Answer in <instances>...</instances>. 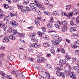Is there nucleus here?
<instances>
[{
	"mask_svg": "<svg viewBox=\"0 0 79 79\" xmlns=\"http://www.w3.org/2000/svg\"><path fill=\"white\" fill-rule=\"evenodd\" d=\"M60 64H58L57 66H60V67H62L63 69H64L68 66V64L66 63V60L65 59L60 60L59 61Z\"/></svg>",
	"mask_w": 79,
	"mask_h": 79,
	"instance_id": "nucleus-1",
	"label": "nucleus"
},
{
	"mask_svg": "<svg viewBox=\"0 0 79 79\" xmlns=\"http://www.w3.org/2000/svg\"><path fill=\"white\" fill-rule=\"evenodd\" d=\"M62 40L60 37H59L58 39H53L52 40V42L54 45H58Z\"/></svg>",
	"mask_w": 79,
	"mask_h": 79,
	"instance_id": "nucleus-2",
	"label": "nucleus"
},
{
	"mask_svg": "<svg viewBox=\"0 0 79 79\" xmlns=\"http://www.w3.org/2000/svg\"><path fill=\"white\" fill-rule=\"evenodd\" d=\"M68 66L69 67L68 71V70H64V72L65 74L68 76L71 73V66L69 64H68Z\"/></svg>",
	"mask_w": 79,
	"mask_h": 79,
	"instance_id": "nucleus-3",
	"label": "nucleus"
},
{
	"mask_svg": "<svg viewBox=\"0 0 79 79\" xmlns=\"http://www.w3.org/2000/svg\"><path fill=\"white\" fill-rule=\"evenodd\" d=\"M73 20H74L73 18H72L71 20L70 21V24L71 26H72L73 27L75 28H79V26L76 25V24H74Z\"/></svg>",
	"mask_w": 79,
	"mask_h": 79,
	"instance_id": "nucleus-4",
	"label": "nucleus"
},
{
	"mask_svg": "<svg viewBox=\"0 0 79 79\" xmlns=\"http://www.w3.org/2000/svg\"><path fill=\"white\" fill-rule=\"evenodd\" d=\"M56 74L58 76H59V77L60 76H62V77H64V73H63L60 71H57L56 73Z\"/></svg>",
	"mask_w": 79,
	"mask_h": 79,
	"instance_id": "nucleus-5",
	"label": "nucleus"
},
{
	"mask_svg": "<svg viewBox=\"0 0 79 79\" xmlns=\"http://www.w3.org/2000/svg\"><path fill=\"white\" fill-rule=\"evenodd\" d=\"M10 24L12 26L16 27L18 26V23L14 20H12L10 21Z\"/></svg>",
	"mask_w": 79,
	"mask_h": 79,
	"instance_id": "nucleus-6",
	"label": "nucleus"
},
{
	"mask_svg": "<svg viewBox=\"0 0 79 79\" xmlns=\"http://www.w3.org/2000/svg\"><path fill=\"white\" fill-rule=\"evenodd\" d=\"M77 65L78 66H74L73 67V69L75 71H76L77 72V73L78 74H79V63H77Z\"/></svg>",
	"mask_w": 79,
	"mask_h": 79,
	"instance_id": "nucleus-7",
	"label": "nucleus"
},
{
	"mask_svg": "<svg viewBox=\"0 0 79 79\" xmlns=\"http://www.w3.org/2000/svg\"><path fill=\"white\" fill-rule=\"evenodd\" d=\"M77 44H72L71 45V47H72V48H77V47H79V46L77 45H79V40H78L76 41Z\"/></svg>",
	"mask_w": 79,
	"mask_h": 79,
	"instance_id": "nucleus-8",
	"label": "nucleus"
},
{
	"mask_svg": "<svg viewBox=\"0 0 79 79\" xmlns=\"http://www.w3.org/2000/svg\"><path fill=\"white\" fill-rule=\"evenodd\" d=\"M35 4L34 3L30 4V6L32 8V10H37V7H34V6H35Z\"/></svg>",
	"mask_w": 79,
	"mask_h": 79,
	"instance_id": "nucleus-9",
	"label": "nucleus"
},
{
	"mask_svg": "<svg viewBox=\"0 0 79 79\" xmlns=\"http://www.w3.org/2000/svg\"><path fill=\"white\" fill-rule=\"evenodd\" d=\"M40 47V44H39L35 43L33 45L31 46L30 47L32 48H37V47Z\"/></svg>",
	"mask_w": 79,
	"mask_h": 79,
	"instance_id": "nucleus-10",
	"label": "nucleus"
},
{
	"mask_svg": "<svg viewBox=\"0 0 79 79\" xmlns=\"http://www.w3.org/2000/svg\"><path fill=\"white\" fill-rule=\"evenodd\" d=\"M34 2L35 3V5H36L37 7H39L41 5V4H40V3H39L37 0H34Z\"/></svg>",
	"mask_w": 79,
	"mask_h": 79,
	"instance_id": "nucleus-11",
	"label": "nucleus"
},
{
	"mask_svg": "<svg viewBox=\"0 0 79 79\" xmlns=\"http://www.w3.org/2000/svg\"><path fill=\"white\" fill-rule=\"evenodd\" d=\"M10 39L12 40H14L16 39V37L14 35L11 34L9 36Z\"/></svg>",
	"mask_w": 79,
	"mask_h": 79,
	"instance_id": "nucleus-12",
	"label": "nucleus"
},
{
	"mask_svg": "<svg viewBox=\"0 0 79 79\" xmlns=\"http://www.w3.org/2000/svg\"><path fill=\"white\" fill-rule=\"evenodd\" d=\"M24 54H23V53H21L19 54V59L20 60H23L24 58Z\"/></svg>",
	"mask_w": 79,
	"mask_h": 79,
	"instance_id": "nucleus-13",
	"label": "nucleus"
},
{
	"mask_svg": "<svg viewBox=\"0 0 79 79\" xmlns=\"http://www.w3.org/2000/svg\"><path fill=\"white\" fill-rule=\"evenodd\" d=\"M71 75H70V77H71L73 79H76V75H74V74H73V72H71Z\"/></svg>",
	"mask_w": 79,
	"mask_h": 79,
	"instance_id": "nucleus-14",
	"label": "nucleus"
},
{
	"mask_svg": "<svg viewBox=\"0 0 79 79\" xmlns=\"http://www.w3.org/2000/svg\"><path fill=\"white\" fill-rule=\"evenodd\" d=\"M3 42L7 43L9 42V39L7 37H5L3 40Z\"/></svg>",
	"mask_w": 79,
	"mask_h": 79,
	"instance_id": "nucleus-15",
	"label": "nucleus"
},
{
	"mask_svg": "<svg viewBox=\"0 0 79 79\" xmlns=\"http://www.w3.org/2000/svg\"><path fill=\"white\" fill-rule=\"evenodd\" d=\"M62 25L64 26H67L68 24V21H63L61 22Z\"/></svg>",
	"mask_w": 79,
	"mask_h": 79,
	"instance_id": "nucleus-16",
	"label": "nucleus"
},
{
	"mask_svg": "<svg viewBox=\"0 0 79 79\" xmlns=\"http://www.w3.org/2000/svg\"><path fill=\"white\" fill-rule=\"evenodd\" d=\"M32 67H33V68H36L37 69H40V67L39 66V65L36 64H34L32 65Z\"/></svg>",
	"mask_w": 79,
	"mask_h": 79,
	"instance_id": "nucleus-17",
	"label": "nucleus"
},
{
	"mask_svg": "<svg viewBox=\"0 0 79 79\" xmlns=\"http://www.w3.org/2000/svg\"><path fill=\"white\" fill-rule=\"evenodd\" d=\"M13 33H14V35H19V33L17 32V30H13Z\"/></svg>",
	"mask_w": 79,
	"mask_h": 79,
	"instance_id": "nucleus-18",
	"label": "nucleus"
},
{
	"mask_svg": "<svg viewBox=\"0 0 79 79\" xmlns=\"http://www.w3.org/2000/svg\"><path fill=\"white\" fill-rule=\"evenodd\" d=\"M61 30L62 32H65L67 30V27L64 26L61 28Z\"/></svg>",
	"mask_w": 79,
	"mask_h": 79,
	"instance_id": "nucleus-19",
	"label": "nucleus"
},
{
	"mask_svg": "<svg viewBox=\"0 0 79 79\" xmlns=\"http://www.w3.org/2000/svg\"><path fill=\"white\" fill-rule=\"evenodd\" d=\"M44 15H48V16H50V15H51V14L50 13L47 11H44Z\"/></svg>",
	"mask_w": 79,
	"mask_h": 79,
	"instance_id": "nucleus-20",
	"label": "nucleus"
},
{
	"mask_svg": "<svg viewBox=\"0 0 79 79\" xmlns=\"http://www.w3.org/2000/svg\"><path fill=\"white\" fill-rule=\"evenodd\" d=\"M2 27L4 31H5L6 28V25L3 23H2Z\"/></svg>",
	"mask_w": 79,
	"mask_h": 79,
	"instance_id": "nucleus-21",
	"label": "nucleus"
},
{
	"mask_svg": "<svg viewBox=\"0 0 79 79\" xmlns=\"http://www.w3.org/2000/svg\"><path fill=\"white\" fill-rule=\"evenodd\" d=\"M10 15H8V16H6L4 18V21H9V20L10 19V18H9V17H10Z\"/></svg>",
	"mask_w": 79,
	"mask_h": 79,
	"instance_id": "nucleus-22",
	"label": "nucleus"
},
{
	"mask_svg": "<svg viewBox=\"0 0 79 79\" xmlns=\"http://www.w3.org/2000/svg\"><path fill=\"white\" fill-rule=\"evenodd\" d=\"M9 15H10L11 16L10 17H11V16H16V18H18V15L17 14L14 15L12 13L9 14L8 16H9Z\"/></svg>",
	"mask_w": 79,
	"mask_h": 79,
	"instance_id": "nucleus-23",
	"label": "nucleus"
},
{
	"mask_svg": "<svg viewBox=\"0 0 79 79\" xmlns=\"http://www.w3.org/2000/svg\"><path fill=\"white\" fill-rule=\"evenodd\" d=\"M13 30H14V29L13 30L11 28H9L7 30V32H8L9 33L11 34V33H13Z\"/></svg>",
	"mask_w": 79,
	"mask_h": 79,
	"instance_id": "nucleus-24",
	"label": "nucleus"
},
{
	"mask_svg": "<svg viewBox=\"0 0 79 79\" xmlns=\"http://www.w3.org/2000/svg\"><path fill=\"white\" fill-rule=\"evenodd\" d=\"M69 31H71V32H74V31H76V30L75 28H73V27L70 28L69 29Z\"/></svg>",
	"mask_w": 79,
	"mask_h": 79,
	"instance_id": "nucleus-25",
	"label": "nucleus"
},
{
	"mask_svg": "<svg viewBox=\"0 0 79 79\" xmlns=\"http://www.w3.org/2000/svg\"><path fill=\"white\" fill-rule=\"evenodd\" d=\"M3 6H4V8H6V9H7L9 7L8 5L6 4H4L3 5Z\"/></svg>",
	"mask_w": 79,
	"mask_h": 79,
	"instance_id": "nucleus-26",
	"label": "nucleus"
},
{
	"mask_svg": "<svg viewBox=\"0 0 79 79\" xmlns=\"http://www.w3.org/2000/svg\"><path fill=\"white\" fill-rule=\"evenodd\" d=\"M51 66L49 64H48L46 65V68H47V69H51Z\"/></svg>",
	"mask_w": 79,
	"mask_h": 79,
	"instance_id": "nucleus-27",
	"label": "nucleus"
},
{
	"mask_svg": "<svg viewBox=\"0 0 79 79\" xmlns=\"http://www.w3.org/2000/svg\"><path fill=\"white\" fill-rule=\"evenodd\" d=\"M39 8L40 10H45V7L42 6V5Z\"/></svg>",
	"mask_w": 79,
	"mask_h": 79,
	"instance_id": "nucleus-28",
	"label": "nucleus"
},
{
	"mask_svg": "<svg viewBox=\"0 0 79 79\" xmlns=\"http://www.w3.org/2000/svg\"><path fill=\"white\" fill-rule=\"evenodd\" d=\"M52 26L53 25H52V24L51 23H48L47 25V27H48V28H52Z\"/></svg>",
	"mask_w": 79,
	"mask_h": 79,
	"instance_id": "nucleus-29",
	"label": "nucleus"
},
{
	"mask_svg": "<svg viewBox=\"0 0 79 79\" xmlns=\"http://www.w3.org/2000/svg\"><path fill=\"white\" fill-rule=\"evenodd\" d=\"M50 23H51V24L53 23V18L52 17H51L50 18Z\"/></svg>",
	"mask_w": 79,
	"mask_h": 79,
	"instance_id": "nucleus-30",
	"label": "nucleus"
},
{
	"mask_svg": "<svg viewBox=\"0 0 79 79\" xmlns=\"http://www.w3.org/2000/svg\"><path fill=\"white\" fill-rule=\"evenodd\" d=\"M14 58H15V56H10L9 57L10 60L11 61H12V60H13L14 59Z\"/></svg>",
	"mask_w": 79,
	"mask_h": 79,
	"instance_id": "nucleus-31",
	"label": "nucleus"
},
{
	"mask_svg": "<svg viewBox=\"0 0 79 79\" xmlns=\"http://www.w3.org/2000/svg\"><path fill=\"white\" fill-rule=\"evenodd\" d=\"M43 45L44 47H49V44H48V43H44L43 44Z\"/></svg>",
	"mask_w": 79,
	"mask_h": 79,
	"instance_id": "nucleus-32",
	"label": "nucleus"
},
{
	"mask_svg": "<svg viewBox=\"0 0 79 79\" xmlns=\"http://www.w3.org/2000/svg\"><path fill=\"white\" fill-rule=\"evenodd\" d=\"M35 24L37 26H40V23H39V21L37 20H35Z\"/></svg>",
	"mask_w": 79,
	"mask_h": 79,
	"instance_id": "nucleus-33",
	"label": "nucleus"
},
{
	"mask_svg": "<svg viewBox=\"0 0 79 79\" xmlns=\"http://www.w3.org/2000/svg\"><path fill=\"white\" fill-rule=\"evenodd\" d=\"M37 34L39 35L40 36V37H42V33L40 31H38L37 32Z\"/></svg>",
	"mask_w": 79,
	"mask_h": 79,
	"instance_id": "nucleus-34",
	"label": "nucleus"
},
{
	"mask_svg": "<svg viewBox=\"0 0 79 79\" xmlns=\"http://www.w3.org/2000/svg\"><path fill=\"white\" fill-rule=\"evenodd\" d=\"M67 10H69L71 8V5H68L66 6Z\"/></svg>",
	"mask_w": 79,
	"mask_h": 79,
	"instance_id": "nucleus-35",
	"label": "nucleus"
},
{
	"mask_svg": "<svg viewBox=\"0 0 79 79\" xmlns=\"http://www.w3.org/2000/svg\"><path fill=\"white\" fill-rule=\"evenodd\" d=\"M20 77L23 79H26V78L24 77H23V73H20Z\"/></svg>",
	"mask_w": 79,
	"mask_h": 79,
	"instance_id": "nucleus-36",
	"label": "nucleus"
},
{
	"mask_svg": "<svg viewBox=\"0 0 79 79\" xmlns=\"http://www.w3.org/2000/svg\"><path fill=\"white\" fill-rule=\"evenodd\" d=\"M19 35L20 36V37H24V36L25 35V34H24V33H21L19 34Z\"/></svg>",
	"mask_w": 79,
	"mask_h": 79,
	"instance_id": "nucleus-37",
	"label": "nucleus"
},
{
	"mask_svg": "<svg viewBox=\"0 0 79 79\" xmlns=\"http://www.w3.org/2000/svg\"><path fill=\"white\" fill-rule=\"evenodd\" d=\"M18 9H20V10H23V6L21 5H19L18 6Z\"/></svg>",
	"mask_w": 79,
	"mask_h": 79,
	"instance_id": "nucleus-38",
	"label": "nucleus"
},
{
	"mask_svg": "<svg viewBox=\"0 0 79 79\" xmlns=\"http://www.w3.org/2000/svg\"><path fill=\"white\" fill-rule=\"evenodd\" d=\"M44 3L46 5H49V1H48V0H45Z\"/></svg>",
	"mask_w": 79,
	"mask_h": 79,
	"instance_id": "nucleus-39",
	"label": "nucleus"
},
{
	"mask_svg": "<svg viewBox=\"0 0 79 79\" xmlns=\"http://www.w3.org/2000/svg\"><path fill=\"white\" fill-rule=\"evenodd\" d=\"M79 16L78 15L76 19V22L77 23V24H78V23H79Z\"/></svg>",
	"mask_w": 79,
	"mask_h": 79,
	"instance_id": "nucleus-40",
	"label": "nucleus"
},
{
	"mask_svg": "<svg viewBox=\"0 0 79 79\" xmlns=\"http://www.w3.org/2000/svg\"><path fill=\"white\" fill-rule=\"evenodd\" d=\"M65 58L66 60H70L71 59V56H69L67 55L65 56Z\"/></svg>",
	"mask_w": 79,
	"mask_h": 79,
	"instance_id": "nucleus-41",
	"label": "nucleus"
},
{
	"mask_svg": "<svg viewBox=\"0 0 79 79\" xmlns=\"http://www.w3.org/2000/svg\"><path fill=\"white\" fill-rule=\"evenodd\" d=\"M54 27H56V28H57V29H60V28L59 27V25L58 24H55L54 25Z\"/></svg>",
	"mask_w": 79,
	"mask_h": 79,
	"instance_id": "nucleus-42",
	"label": "nucleus"
},
{
	"mask_svg": "<svg viewBox=\"0 0 79 79\" xmlns=\"http://www.w3.org/2000/svg\"><path fill=\"white\" fill-rule=\"evenodd\" d=\"M73 14L74 15H77V12H76V10H74L73 11Z\"/></svg>",
	"mask_w": 79,
	"mask_h": 79,
	"instance_id": "nucleus-43",
	"label": "nucleus"
},
{
	"mask_svg": "<svg viewBox=\"0 0 79 79\" xmlns=\"http://www.w3.org/2000/svg\"><path fill=\"white\" fill-rule=\"evenodd\" d=\"M37 62L39 63H40L42 62L40 58L37 59Z\"/></svg>",
	"mask_w": 79,
	"mask_h": 79,
	"instance_id": "nucleus-44",
	"label": "nucleus"
},
{
	"mask_svg": "<svg viewBox=\"0 0 79 79\" xmlns=\"http://www.w3.org/2000/svg\"><path fill=\"white\" fill-rule=\"evenodd\" d=\"M29 3V1H27L23 2V4H24V5H27V4Z\"/></svg>",
	"mask_w": 79,
	"mask_h": 79,
	"instance_id": "nucleus-45",
	"label": "nucleus"
},
{
	"mask_svg": "<svg viewBox=\"0 0 79 79\" xmlns=\"http://www.w3.org/2000/svg\"><path fill=\"white\" fill-rule=\"evenodd\" d=\"M56 69H57V70H59V71H62V70H63L61 68L59 67H57L56 68Z\"/></svg>",
	"mask_w": 79,
	"mask_h": 79,
	"instance_id": "nucleus-46",
	"label": "nucleus"
},
{
	"mask_svg": "<svg viewBox=\"0 0 79 79\" xmlns=\"http://www.w3.org/2000/svg\"><path fill=\"white\" fill-rule=\"evenodd\" d=\"M52 15H57V12L56 11H54L52 13Z\"/></svg>",
	"mask_w": 79,
	"mask_h": 79,
	"instance_id": "nucleus-47",
	"label": "nucleus"
},
{
	"mask_svg": "<svg viewBox=\"0 0 79 79\" xmlns=\"http://www.w3.org/2000/svg\"><path fill=\"white\" fill-rule=\"evenodd\" d=\"M40 59L41 61V62H44V61H45V58L44 57H42L41 58H40Z\"/></svg>",
	"mask_w": 79,
	"mask_h": 79,
	"instance_id": "nucleus-48",
	"label": "nucleus"
},
{
	"mask_svg": "<svg viewBox=\"0 0 79 79\" xmlns=\"http://www.w3.org/2000/svg\"><path fill=\"white\" fill-rule=\"evenodd\" d=\"M37 19H38V21H40L42 20V17H38Z\"/></svg>",
	"mask_w": 79,
	"mask_h": 79,
	"instance_id": "nucleus-49",
	"label": "nucleus"
},
{
	"mask_svg": "<svg viewBox=\"0 0 79 79\" xmlns=\"http://www.w3.org/2000/svg\"><path fill=\"white\" fill-rule=\"evenodd\" d=\"M25 10H30V8L28 7L27 6L25 7Z\"/></svg>",
	"mask_w": 79,
	"mask_h": 79,
	"instance_id": "nucleus-50",
	"label": "nucleus"
},
{
	"mask_svg": "<svg viewBox=\"0 0 79 79\" xmlns=\"http://www.w3.org/2000/svg\"><path fill=\"white\" fill-rule=\"evenodd\" d=\"M61 52L62 53H65V51L63 48H62L61 49Z\"/></svg>",
	"mask_w": 79,
	"mask_h": 79,
	"instance_id": "nucleus-51",
	"label": "nucleus"
},
{
	"mask_svg": "<svg viewBox=\"0 0 79 79\" xmlns=\"http://www.w3.org/2000/svg\"><path fill=\"white\" fill-rule=\"evenodd\" d=\"M4 55L5 54H4V53H2V54H0V57L1 58H3V57L4 56Z\"/></svg>",
	"mask_w": 79,
	"mask_h": 79,
	"instance_id": "nucleus-52",
	"label": "nucleus"
},
{
	"mask_svg": "<svg viewBox=\"0 0 79 79\" xmlns=\"http://www.w3.org/2000/svg\"><path fill=\"white\" fill-rule=\"evenodd\" d=\"M75 53L77 55H79V50H76L75 51Z\"/></svg>",
	"mask_w": 79,
	"mask_h": 79,
	"instance_id": "nucleus-53",
	"label": "nucleus"
},
{
	"mask_svg": "<svg viewBox=\"0 0 79 79\" xmlns=\"http://www.w3.org/2000/svg\"><path fill=\"white\" fill-rule=\"evenodd\" d=\"M46 78H47V79H49V78H50V74L48 73L47 74Z\"/></svg>",
	"mask_w": 79,
	"mask_h": 79,
	"instance_id": "nucleus-54",
	"label": "nucleus"
},
{
	"mask_svg": "<svg viewBox=\"0 0 79 79\" xmlns=\"http://www.w3.org/2000/svg\"><path fill=\"white\" fill-rule=\"evenodd\" d=\"M10 10H15L14 7H13V6H10Z\"/></svg>",
	"mask_w": 79,
	"mask_h": 79,
	"instance_id": "nucleus-55",
	"label": "nucleus"
},
{
	"mask_svg": "<svg viewBox=\"0 0 79 79\" xmlns=\"http://www.w3.org/2000/svg\"><path fill=\"white\" fill-rule=\"evenodd\" d=\"M21 11L23 13H27V12H28L27 11H27L26 10H22Z\"/></svg>",
	"mask_w": 79,
	"mask_h": 79,
	"instance_id": "nucleus-56",
	"label": "nucleus"
},
{
	"mask_svg": "<svg viewBox=\"0 0 79 79\" xmlns=\"http://www.w3.org/2000/svg\"><path fill=\"white\" fill-rule=\"evenodd\" d=\"M72 15H73V13H72V12L70 13L69 14V15H67V17H69V16L71 17V16H72Z\"/></svg>",
	"mask_w": 79,
	"mask_h": 79,
	"instance_id": "nucleus-57",
	"label": "nucleus"
},
{
	"mask_svg": "<svg viewBox=\"0 0 79 79\" xmlns=\"http://www.w3.org/2000/svg\"><path fill=\"white\" fill-rule=\"evenodd\" d=\"M51 53H52V54H54L55 53V50H54L53 49H51Z\"/></svg>",
	"mask_w": 79,
	"mask_h": 79,
	"instance_id": "nucleus-58",
	"label": "nucleus"
},
{
	"mask_svg": "<svg viewBox=\"0 0 79 79\" xmlns=\"http://www.w3.org/2000/svg\"><path fill=\"white\" fill-rule=\"evenodd\" d=\"M42 29L43 32H45L46 31V30L45 29V28H42Z\"/></svg>",
	"mask_w": 79,
	"mask_h": 79,
	"instance_id": "nucleus-59",
	"label": "nucleus"
},
{
	"mask_svg": "<svg viewBox=\"0 0 79 79\" xmlns=\"http://www.w3.org/2000/svg\"><path fill=\"white\" fill-rule=\"evenodd\" d=\"M51 56V54H48L46 56L47 57H50Z\"/></svg>",
	"mask_w": 79,
	"mask_h": 79,
	"instance_id": "nucleus-60",
	"label": "nucleus"
},
{
	"mask_svg": "<svg viewBox=\"0 0 79 79\" xmlns=\"http://www.w3.org/2000/svg\"><path fill=\"white\" fill-rule=\"evenodd\" d=\"M45 38L46 39H47V40H48V39H49L48 36V35H46L45 37Z\"/></svg>",
	"mask_w": 79,
	"mask_h": 79,
	"instance_id": "nucleus-61",
	"label": "nucleus"
},
{
	"mask_svg": "<svg viewBox=\"0 0 79 79\" xmlns=\"http://www.w3.org/2000/svg\"><path fill=\"white\" fill-rule=\"evenodd\" d=\"M59 36L58 35H56V37H55V39H58V38H59Z\"/></svg>",
	"mask_w": 79,
	"mask_h": 79,
	"instance_id": "nucleus-62",
	"label": "nucleus"
},
{
	"mask_svg": "<svg viewBox=\"0 0 79 79\" xmlns=\"http://www.w3.org/2000/svg\"><path fill=\"white\" fill-rule=\"evenodd\" d=\"M3 14H0V18H3Z\"/></svg>",
	"mask_w": 79,
	"mask_h": 79,
	"instance_id": "nucleus-63",
	"label": "nucleus"
},
{
	"mask_svg": "<svg viewBox=\"0 0 79 79\" xmlns=\"http://www.w3.org/2000/svg\"><path fill=\"white\" fill-rule=\"evenodd\" d=\"M2 78L3 79H8V78L6 76L3 77Z\"/></svg>",
	"mask_w": 79,
	"mask_h": 79,
	"instance_id": "nucleus-64",
	"label": "nucleus"
}]
</instances>
